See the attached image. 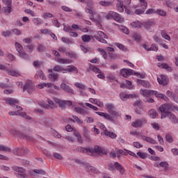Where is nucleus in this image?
I'll return each instance as SVG.
<instances>
[{"mask_svg":"<svg viewBox=\"0 0 178 178\" xmlns=\"http://www.w3.org/2000/svg\"><path fill=\"white\" fill-rule=\"evenodd\" d=\"M73 119H74V120H73V122H76V123H78V124H83V120H81L80 118H79V117L76 116V115H73L72 116Z\"/></svg>","mask_w":178,"mask_h":178,"instance_id":"052dcab7","label":"nucleus"},{"mask_svg":"<svg viewBox=\"0 0 178 178\" xmlns=\"http://www.w3.org/2000/svg\"><path fill=\"white\" fill-rule=\"evenodd\" d=\"M104 135L107 136V137H109L110 138H116V137H118V135L113 132H111L109 131H106V132H104Z\"/></svg>","mask_w":178,"mask_h":178,"instance_id":"79ce46f5","label":"nucleus"},{"mask_svg":"<svg viewBox=\"0 0 178 178\" xmlns=\"http://www.w3.org/2000/svg\"><path fill=\"white\" fill-rule=\"evenodd\" d=\"M62 83L60 85V88L63 90V91H65L68 94H74V90L69 86V85L66 84V80L62 79Z\"/></svg>","mask_w":178,"mask_h":178,"instance_id":"9b49d317","label":"nucleus"},{"mask_svg":"<svg viewBox=\"0 0 178 178\" xmlns=\"http://www.w3.org/2000/svg\"><path fill=\"white\" fill-rule=\"evenodd\" d=\"M85 170H86V172H91L92 173H96V174L99 173V170H98V169L91 165L86 166Z\"/></svg>","mask_w":178,"mask_h":178,"instance_id":"2f4dec72","label":"nucleus"},{"mask_svg":"<svg viewBox=\"0 0 178 178\" xmlns=\"http://www.w3.org/2000/svg\"><path fill=\"white\" fill-rule=\"evenodd\" d=\"M39 106H41L42 108H44L45 109H49V106L45 103L44 101H40L38 102Z\"/></svg>","mask_w":178,"mask_h":178,"instance_id":"6e6d98bb","label":"nucleus"},{"mask_svg":"<svg viewBox=\"0 0 178 178\" xmlns=\"http://www.w3.org/2000/svg\"><path fill=\"white\" fill-rule=\"evenodd\" d=\"M95 113H97V115H98L99 116H102V118H104V119H106V120H108V122H111L112 123L115 122V120H113L112 117H111V114L98 111H96Z\"/></svg>","mask_w":178,"mask_h":178,"instance_id":"2eb2a0df","label":"nucleus"},{"mask_svg":"<svg viewBox=\"0 0 178 178\" xmlns=\"http://www.w3.org/2000/svg\"><path fill=\"white\" fill-rule=\"evenodd\" d=\"M156 93H154V95H155V97L156 98H161V99H163L164 101H168V97H166V95H165L164 94L162 93H158V91L155 90Z\"/></svg>","mask_w":178,"mask_h":178,"instance_id":"e433bc0d","label":"nucleus"},{"mask_svg":"<svg viewBox=\"0 0 178 178\" xmlns=\"http://www.w3.org/2000/svg\"><path fill=\"white\" fill-rule=\"evenodd\" d=\"M114 45H115V47H118V49H120V51H127V47H126L122 44L115 42V43H114Z\"/></svg>","mask_w":178,"mask_h":178,"instance_id":"de8ad7c7","label":"nucleus"},{"mask_svg":"<svg viewBox=\"0 0 178 178\" xmlns=\"http://www.w3.org/2000/svg\"><path fill=\"white\" fill-rule=\"evenodd\" d=\"M35 77L36 79H38V77H40L41 79V80H47V77L44 74V72L41 70H39L36 72Z\"/></svg>","mask_w":178,"mask_h":178,"instance_id":"4c0bfd02","label":"nucleus"},{"mask_svg":"<svg viewBox=\"0 0 178 178\" xmlns=\"http://www.w3.org/2000/svg\"><path fill=\"white\" fill-rule=\"evenodd\" d=\"M152 24H154V23L152 21L148 20V21L142 22V27L143 26L145 29H149V27H151Z\"/></svg>","mask_w":178,"mask_h":178,"instance_id":"a18cd8bd","label":"nucleus"},{"mask_svg":"<svg viewBox=\"0 0 178 178\" xmlns=\"http://www.w3.org/2000/svg\"><path fill=\"white\" fill-rule=\"evenodd\" d=\"M120 73L121 75H122L123 77H129V76H133L134 74H136L134 70L126 68L122 69Z\"/></svg>","mask_w":178,"mask_h":178,"instance_id":"4468645a","label":"nucleus"},{"mask_svg":"<svg viewBox=\"0 0 178 178\" xmlns=\"http://www.w3.org/2000/svg\"><path fill=\"white\" fill-rule=\"evenodd\" d=\"M147 115L150 119H155L158 116V113H156L155 109H151L147 112Z\"/></svg>","mask_w":178,"mask_h":178,"instance_id":"c756f323","label":"nucleus"},{"mask_svg":"<svg viewBox=\"0 0 178 178\" xmlns=\"http://www.w3.org/2000/svg\"><path fill=\"white\" fill-rule=\"evenodd\" d=\"M138 156L140 157L141 159H145L147 158V154L141 152H137Z\"/></svg>","mask_w":178,"mask_h":178,"instance_id":"69168bd1","label":"nucleus"},{"mask_svg":"<svg viewBox=\"0 0 178 178\" xmlns=\"http://www.w3.org/2000/svg\"><path fill=\"white\" fill-rule=\"evenodd\" d=\"M161 36L165 40H167V41H170V36H169V35H168V33L165 32V31H161Z\"/></svg>","mask_w":178,"mask_h":178,"instance_id":"13d9d810","label":"nucleus"},{"mask_svg":"<svg viewBox=\"0 0 178 178\" xmlns=\"http://www.w3.org/2000/svg\"><path fill=\"white\" fill-rule=\"evenodd\" d=\"M12 34H15V35H22V31L19 29H11Z\"/></svg>","mask_w":178,"mask_h":178,"instance_id":"4d7b16f0","label":"nucleus"},{"mask_svg":"<svg viewBox=\"0 0 178 178\" xmlns=\"http://www.w3.org/2000/svg\"><path fill=\"white\" fill-rule=\"evenodd\" d=\"M153 166L154 168H163L164 169H168L169 164L166 161H161V162H154Z\"/></svg>","mask_w":178,"mask_h":178,"instance_id":"aec40b11","label":"nucleus"},{"mask_svg":"<svg viewBox=\"0 0 178 178\" xmlns=\"http://www.w3.org/2000/svg\"><path fill=\"white\" fill-rule=\"evenodd\" d=\"M47 103L49 104V108H55V103H54V101H52L50 99H47Z\"/></svg>","mask_w":178,"mask_h":178,"instance_id":"0e129e2a","label":"nucleus"},{"mask_svg":"<svg viewBox=\"0 0 178 178\" xmlns=\"http://www.w3.org/2000/svg\"><path fill=\"white\" fill-rule=\"evenodd\" d=\"M13 153L14 155H19V156H22V155H26V154H27V149L19 147L13 150Z\"/></svg>","mask_w":178,"mask_h":178,"instance_id":"a211bd4d","label":"nucleus"},{"mask_svg":"<svg viewBox=\"0 0 178 178\" xmlns=\"http://www.w3.org/2000/svg\"><path fill=\"white\" fill-rule=\"evenodd\" d=\"M110 116L112 118L113 120H116L120 116V113L116 110H113L112 111H110Z\"/></svg>","mask_w":178,"mask_h":178,"instance_id":"cd10ccee","label":"nucleus"},{"mask_svg":"<svg viewBox=\"0 0 178 178\" xmlns=\"http://www.w3.org/2000/svg\"><path fill=\"white\" fill-rule=\"evenodd\" d=\"M106 108L108 109V112L109 113H111V111H113V109L115 108V105L112 103H106Z\"/></svg>","mask_w":178,"mask_h":178,"instance_id":"3c124183","label":"nucleus"},{"mask_svg":"<svg viewBox=\"0 0 178 178\" xmlns=\"http://www.w3.org/2000/svg\"><path fill=\"white\" fill-rule=\"evenodd\" d=\"M99 4L101 5V6H112V3L111 1H100L99 2Z\"/></svg>","mask_w":178,"mask_h":178,"instance_id":"49530a36","label":"nucleus"},{"mask_svg":"<svg viewBox=\"0 0 178 178\" xmlns=\"http://www.w3.org/2000/svg\"><path fill=\"white\" fill-rule=\"evenodd\" d=\"M167 117H168V118L170 119V120H171V122L172 123H178L177 117H176V115H175V114L170 113H168Z\"/></svg>","mask_w":178,"mask_h":178,"instance_id":"72a5a7b5","label":"nucleus"},{"mask_svg":"<svg viewBox=\"0 0 178 178\" xmlns=\"http://www.w3.org/2000/svg\"><path fill=\"white\" fill-rule=\"evenodd\" d=\"M12 169L14 170V172H17L18 173H24V172H26L24 168L19 166H13L12 167Z\"/></svg>","mask_w":178,"mask_h":178,"instance_id":"a19ab883","label":"nucleus"},{"mask_svg":"<svg viewBox=\"0 0 178 178\" xmlns=\"http://www.w3.org/2000/svg\"><path fill=\"white\" fill-rule=\"evenodd\" d=\"M0 151H3L4 152H10V148H9L8 146L0 145Z\"/></svg>","mask_w":178,"mask_h":178,"instance_id":"5fc2aeb1","label":"nucleus"},{"mask_svg":"<svg viewBox=\"0 0 178 178\" xmlns=\"http://www.w3.org/2000/svg\"><path fill=\"white\" fill-rule=\"evenodd\" d=\"M150 161H154V162H161V157L157 156H152L149 157Z\"/></svg>","mask_w":178,"mask_h":178,"instance_id":"bf43d9fd","label":"nucleus"},{"mask_svg":"<svg viewBox=\"0 0 178 178\" xmlns=\"http://www.w3.org/2000/svg\"><path fill=\"white\" fill-rule=\"evenodd\" d=\"M74 111L76 112V113H79V115H82L84 116V115H87L88 113L87 111L81 108V107H75Z\"/></svg>","mask_w":178,"mask_h":178,"instance_id":"f704fd0d","label":"nucleus"},{"mask_svg":"<svg viewBox=\"0 0 178 178\" xmlns=\"http://www.w3.org/2000/svg\"><path fill=\"white\" fill-rule=\"evenodd\" d=\"M2 12L6 15H10L12 13V5L7 6V7H3L2 9Z\"/></svg>","mask_w":178,"mask_h":178,"instance_id":"58836bf2","label":"nucleus"},{"mask_svg":"<svg viewBox=\"0 0 178 178\" xmlns=\"http://www.w3.org/2000/svg\"><path fill=\"white\" fill-rule=\"evenodd\" d=\"M159 84L166 86L168 84V77L165 75H161L157 77Z\"/></svg>","mask_w":178,"mask_h":178,"instance_id":"5701e85b","label":"nucleus"},{"mask_svg":"<svg viewBox=\"0 0 178 178\" xmlns=\"http://www.w3.org/2000/svg\"><path fill=\"white\" fill-rule=\"evenodd\" d=\"M115 168L117 170L119 171L120 175H124V172H126V170H124V168L122 167L120 163L118 162H115Z\"/></svg>","mask_w":178,"mask_h":178,"instance_id":"a878e982","label":"nucleus"},{"mask_svg":"<svg viewBox=\"0 0 178 178\" xmlns=\"http://www.w3.org/2000/svg\"><path fill=\"white\" fill-rule=\"evenodd\" d=\"M158 67H159L160 69H165V70H167L168 72H172V67H169V65L167 63H159L157 64Z\"/></svg>","mask_w":178,"mask_h":178,"instance_id":"bb28decb","label":"nucleus"},{"mask_svg":"<svg viewBox=\"0 0 178 178\" xmlns=\"http://www.w3.org/2000/svg\"><path fill=\"white\" fill-rule=\"evenodd\" d=\"M74 86L79 88V95H81V97H88V93L86 92V89L87 88V86L86 84L80 82H75L74 83Z\"/></svg>","mask_w":178,"mask_h":178,"instance_id":"6e6552de","label":"nucleus"},{"mask_svg":"<svg viewBox=\"0 0 178 178\" xmlns=\"http://www.w3.org/2000/svg\"><path fill=\"white\" fill-rule=\"evenodd\" d=\"M54 72H57L58 73H74V74H77L79 73V69L76 66L71 65L67 66L65 68L61 65H55L53 68Z\"/></svg>","mask_w":178,"mask_h":178,"instance_id":"f03ea898","label":"nucleus"},{"mask_svg":"<svg viewBox=\"0 0 178 178\" xmlns=\"http://www.w3.org/2000/svg\"><path fill=\"white\" fill-rule=\"evenodd\" d=\"M93 37L97 41H99V42H102V44H107V42H108L106 40L108 38V35L104 34V32H102L101 31H97V35H94Z\"/></svg>","mask_w":178,"mask_h":178,"instance_id":"9d476101","label":"nucleus"},{"mask_svg":"<svg viewBox=\"0 0 178 178\" xmlns=\"http://www.w3.org/2000/svg\"><path fill=\"white\" fill-rule=\"evenodd\" d=\"M139 2L142 8L145 10L148 8V3L145 0H139Z\"/></svg>","mask_w":178,"mask_h":178,"instance_id":"603ef678","label":"nucleus"},{"mask_svg":"<svg viewBox=\"0 0 178 178\" xmlns=\"http://www.w3.org/2000/svg\"><path fill=\"white\" fill-rule=\"evenodd\" d=\"M124 3L125 5H130V3H131V0H118L116 9L118 12H120V13L124 12V8H126Z\"/></svg>","mask_w":178,"mask_h":178,"instance_id":"0eeeda50","label":"nucleus"},{"mask_svg":"<svg viewBox=\"0 0 178 178\" xmlns=\"http://www.w3.org/2000/svg\"><path fill=\"white\" fill-rule=\"evenodd\" d=\"M85 12L90 15V20L95 22L97 26L101 29V23H102V17L100 15H97V13L92 10L91 6H88V8H85Z\"/></svg>","mask_w":178,"mask_h":178,"instance_id":"7ed1b4c3","label":"nucleus"},{"mask_svg":"<svg viewBox=\"0 0 178 178\" xmlns=\"http://www.w3.org/2000/svg\"><path fill=\"white\" fill-rule=\"evenodd\" d=\"M4 101L6 102V104H8V105H10L12 106V109L13 111H10L8 113V115L10 116H22V118H24L25 119L30 120L31 118L26 113H22V110L23 108L22 106H18L17 104H19V100L13 98H5Z\"/></svg>","mask_w":178,"mask_h":178,"instance_id":"f257e3e1","label":"nucleus"},{"mask_svg":"<svg viewBox=\"0 0 178 178\" xmlns=\"http://www.w3.org/2000/svg\"><path fill=\"white\" fill-rule=\"evenodd\" d=\"M129 134L130 136H132L133 137H136L137 138H138V137L140 136V138L143 141H146V143H149V144H153V145L158 144L156 140H155L154 138L145 135H141L140 134V132L137 131H131L129 132Z\"/></svg>","mask_w":178,"mask_h":178,"instance_id":"20e7f679","label":"nucleus"},{"mask_svg":"<svg viewBox=\"0 0 178 178\" xmlns=\"http://www.w3.org/2000/svg\"><path fill=\"white\" fill-rule=\"evenodd\" d=\"M145 123H147V120H145V119H138V120H135L131 123V126L135 129H140L143 127V126H144Z\"/></svg>","mask_w":178,"mask_h":178,"instance_id":"f8f14e48","label":"nucleus"},{"mask_svg":"<svg viewBox=\"0 0 178 178\" xmlns=\"http://www.w3.org/2000/svg\"><path fill=\"white\" fill-rule=\"evenodd\" d=\"M137 97L136 95L133 94H126V92L120 93V98L122 101H126L127 99H131V98H134Z\"/></svg>","mask_w":178,"mask_h":178,"instance_id":"dca6fc26","label":"nucleus"},{"mask_svg":"<svg viewBox=\"0 0 178 178\" xmlns=\"http://www.w3.org/2000/svg\"><path fill=\"white\" fill-rule=\"evenodd\" d=\"M104 17L106 19V20H111V19L113 18L118 23H122V22H123V17H122L119 13L115 11H109L107 15L104 16Z\"/></svg>","mask_w":178,"mask_h":178,"instance_id":"39448f33","label":"nucleus"},{"mask_svg":"<svg viewBox=\"0 0 178 178\" xmlns=\"http://www.w3.org/2000/svg\"><path fill=\"white\" fill-rule=\"evenodd\" d=\"M97 126L99 127V129H101V130H103L104 134L108 131L106 130V127H105L104 124L101 122H98Z\"/></svg>","mask_w":178,"mask_h":178,"instance_id":"e2e57ef3","label":"nucleus"},{"mask_svg":"<svg viewBox=\"0 0 178 178\" xmlns=\"http://www.w3.org/2000/svg\"><path fill=\"white\" fill-rule=\"evenodd\" d=\"M61 41L64 42V44H67V45H72V44H74L73 40H72L69 38L63 37L61 38Z\"/></svg>","mask_w":178,"mask_h":178,"instance_id":"ea45409f","label":"nucleus"},{"mask_svg":"<svg viewBox=\"0 0 178 178\" xmlns=\"http://www.w3.org/2000/svg\"><path fill=\"white\" fill-rule=\"evenodd\" d=\"M133 146L137 149L143 148V145L141 143H140L139 142H134Z\"/></svg>","mask_w":178,"mask_h":178,"instance_id":"774afa93","label":"nucleus"},{"mask_svg":"<svg viewBox=\"0 0 178 178\" xmlns=\"http://www.w3.org/2000/svg\"><path fill=\"white\" fill-rule=\"evenodd\" d=\"M2 35H3V37H10V35H12V30L3 31Z\"/></svg>","mask_w":178,"mask_h":178,"instance_id":"338daca9","label":"nucleus"},{"mask_svg":"<svg viewBox=\"0 0 178 178\" xmlns=\"http://www.w3.org/2000/svg\"><path fill=\"white\" fill-rule=\"evenodd\" d=\"M54 60L60 65H69L72 63V61L67 58H60L59 57H55Z\"/></svg>","mask_w":178,"mask_h":178,"instance_id":"412c9836","label":"nucleus"},{"mask_svg":"<svg viewBox=\"0 0 178 178\" xmlns=\"http://www.w3.org/2000/svg\"><path fill=\"white\" fill-rule=\"evenodd\" d=\"M97 51L99 52L100 54H102L104 59H106V58H108V55L106 54V51H105L104 50V49L98 48Z\"/></svg>","mask_w":178,"mask_h":178,"instance_id":"864d4df0","label":"nucleus"},{"mask_svg":"<svg viewBox=\"0 0 178 178\" xmlns=\"http://www.w3.org/2000/svg\"><path fill=\"white\" fill-rule=\"evenodd\" d=\"M78 151L80 152H85L88 154H92L93 152L92 148H84L81 147H78Z\"/></svg>","mask_w":178,"mask_h":178,"instance_id":"7c9ffc66","label":"nucleus"},{"mask_svg":"<svg viewBox=\"0 0 178 178\" xmlns=\"http://www.w3.org/2000/svg\"><path fill=\"white\" fill-rule=\"evenodd\" d=\"M171 108L172 104H163L159 107V111L161 112V119H165L170 113L169 111H170Z\"/></svg>","mask_w":178,"mask_h":178,"instance_id":"423d86ee","label":"nucleus"},{"mask_svg":"<svg viewBox=\"0 0 178 178\" xmlns=\"http://www.w3.org/2000/svg\"><path fill=\"white\" fill-rule=\"evenodd\" d=\"M51 86L52 83L51 82H43L36 85V88L39 90H42V88H51Z\"/></svg>","mask_w":178,"mask_h":178,"instance_id":"4be33fe9","label":"nucleus"},{"mask_svg":"<svg viewBox=\"0 0 178 178\" xmlns=\"http://www.w3.org/2000/svg\"><path fill=\"white\" fill-rule=\"evenodd\" d=\"M7 73L9 74V76H13V77L22 76V73L18 70H7Z\"/></svg>","mask_w":178,"mask_h":178,"instance_id":"b1692460","label":"nucleus"},{"mask_svg":"<svg viewBox=\"0 0 178 178\" xmlns=\"http://www.w3.org/2000/svg\"><path fill=\"white\" fill-rule=\"evenodd\" d=\"M54 102L56 104H58L60 106H66V100H61L58 98H54Z\"/></svg>","mask_w":178,"mask_h":178,"instance_id":"37998d69","label":"nucleus"},{"mask_svg":"<svg viewBox=\"0 0 178 178\" xmlns=\"http://www.w3.org/2000/svg\"><path fill=\"white\" fill-rule=\"evenodd\" d=\"M120 30L121 31H122V33H124V34H129V29H127V27L124 26H120Z\"/></svg>","mask_w":178,"mask_h":178,"instance_id":"680f3d73","label":"nucleus"},{"mask_svg":"<svg viewBox=\"0 0 178 178\" xmlns=\"http://www.w3.org/2000/svg\"><path fill=\"white\" fill-rule=\"evenodd\" d=\"M140 92L141 95H143L145 98H148L149 97H151V95H154V94H156V92H155V90H143V89L140 90Z\"/></svg>","mask_w":178,"mask_h":178,"instance_id":"f3484780","label":"nucleus"},{"mask_svg":"<svg viewBox=\"0 0 178 178\" xmlns=\"http://www.w3.org/2000/svg\"><path fill=\"white\" fill-rule=\"evenodd\" d=\"M131 27H134V29L137 27H143V22L139 21H135L131 23Z\"/></svg>","mask_w":178,"mask_h":178,"instance_id":"c03bdc74","label":"nucleus"},{"mask_svg":"<svg viewBox=\"0 0 178 178\" xmlns=\"http://www.w3.org/2000/svg\"><path fill=\"white\" fill-rule=\"evenodd\" d=\"M32 23H33L34 26H40L44 23V21L41 18L36 17L32 19Z\"/></svg>","mask_w":178,"mask_h":178,"instance_id":"473e14b6","label":"nucleus"},{"mask_svg":"<svg viewBox=\"0 0 178 178\" xmlns=\"http://www.w3.org/2000/svg\"><path fill=\"white\" fill-rule=\"evenodd\" d=\"M26 90L29 94H31V92L34 91V85L33 84V82L29 81L25 83L23 90L26 91Z\"/></svg>","mask_w":178,"mask_h":178,"instance_id":"ddd939ff","label":"nucleus"},{"mask_svg":"<svg viewBox=\"0 0 178 178\" xmlns=\"http://www.w3.org/2000/svg\"><path fill=\"white\" fill-rule=\"evenodd\" d=\"M73 134H74V136L76 137L79 143H83V140H81V135L80 134V133H79V131L74 130Z\"/></svg>","mask_w":178,"mask_h":178,"instance_id":"09e8293b","label":"nucleus"},{"mask_svg":"<svg viewBox=\"0 0 178 178\" xmlns=\"http://www.w3.org/2000/svg\"><path fill=\"white\" fill-rule=\"evenodd\" d=\"M138 84L143 86V87H145V88H149L151 87V83L147 81H144L142 79H138Z\"/></svg>","mask_w":178,"mask_h":178,"instance_id":"c85d7f7f","label":"nucleus"},{"mask_svg":"<svg viewBox=\"0 0 178 178\" xmlns=\"http://www.w3.org/2000/svg\"><path fill=\"white\" fill-rule=\"evenodd\" d=\"M15 45L16 51L19 54V56L22 59H29V54L24 52V50H23V46L17 42H15Z\"/></svg>","mask_w":178,"mask_h":178,"instance_id":"1a4fd4ad","label":"nucleus"},{"mask_svg":"<svg viewBox=\"0 0 178 178\" xmlns=\"http://www.w3.org/2000/svg\"><path fill=\"white\" fill-rule=\"evenodd\" d=\"M156 15H159V16H161L162 17H165L166 16V11L162 10V9H157L156 10Z\"/></svg>","mask_w":178,"mask_h":178,"instance_id":"8fccbe9b","label":"nucleus"},{"mask_svg":"<svg viewBox=\"0 0 178 178\" xmlns=\"http://www.w3.org/2000/svg\"><path fill=\"white\" fill-rule=\"evenodd\" d=\"M92 152H95L96 154H98L99 155H101V154H106V150H105L104 148H102L98 145L95 146L94 149H92Z\"/></svg>","mask_w":178,"mask_h":178,"instance_id":"393cba45","label":"nucleus"},{"mask_svg":"<svg viewBox=\"0 0 178 178\" xmlns=\"http://www.w3.org/2000/svg\"><path fill=\"white\" fill-rule=\"evenodd\" d=\"M92 38H94V36L90 35H83L81 36V40L83 42H90Z\"/></svg>","mask_w":178,"mask_h":178,"instance_id":"c9c22d12","label":"nucleus"},{"mask_svg":"<svg viewBox=\"0 0 178 178\" xmlns=\"http://www.w3.org/2000/svg\"><path fill=\"white\" fill-rule=\"evenodd\" d=\"M48 79L51 83H56L59 80V74L52 72L48 74Z\"/></svg>","mask_w":178,"mask_h":178,"instance_id":"6ab92c4d","label":"nucleus"}]
</instances>
